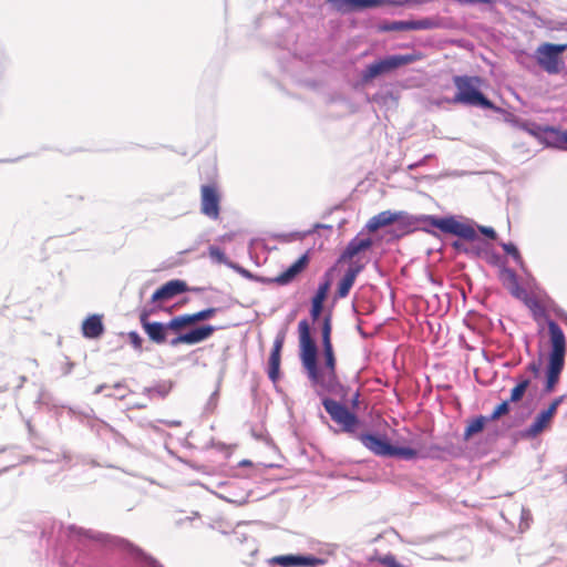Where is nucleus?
<instances>
[{
	"instance_id": "nucleus-20",
	"label": "nucleus",
	"mask_w": 567,
	"mask_h": 567,
	"mask_svg": "<svg viewBox=\"0 0 567 567\" xmlns=\"http://www.w3.org/2000/svg\"><path fill=\"white\" fill-rule=\"evenodd\" d=\"M118 545L133 557H135L141 567H163L155 558L144 553L141 548L126 539H118Z\"/></svg>"
},
{
	"instance_id": "nucleus-39",
	"label": "nucleus",
	"mask_w": 567,
	"mask_h": 567,
	"mask_svg": "<svg viewBox=\"0 0 567 567\" xmlns=\"http://www.w3.org/2000/svg\"><path fill=\"white\" fill-rule=\"evenodd\" d=\"M112 388L114 389V392L105 393L106 398H113L117 400H124L126 398V393H122V391L126 389V384L124 381H118L114 383Z\"/></svg>"
},
{
	"instance_id": "nucleus-28",
	"label": "nucleus",
	"mask_w": 567,
	"mask_h": 567,
	"mask_svg": "<svg viewBox=\"0 0 567 567\" xmlns=\"http://www.w3.org/2000/svg\"><path fill=\"white\" fill-rule=\"evenodd\" d=\"M486 423H488V419H486L485 415H477V416L473 417L468 422L467 426L465 427L464 440L467 441L473 435L482 432L484 430Z\"/></svg>"
},
{
	"instance_id": "nucleus-50",
	"label": "nucleus",
	"mask_w": 567,
	"mask_h": 567,
	"mask_svg": "<svg viewBox=\"0 0 567 567\" xmlns=\"http://www.w3.org/2000/svg\"><path fill=\"white\" fill-rule=\"evenodd\" d=\"M110 386L107 384H100L95 388V390L93 391V393L95 395L97 394H101L105 389H109Z\"/></svg>"
},
{
	"instance_id": "nucleus-21",
	"label": "nucleus",
	"mask_w": 567,
	"mask_h": 567,
	"mask_svg": "<svg viewBox=\"0 0 567 567\" xmlns=\"http://www.w3.org/2000/svg\"><path fill=\"white\" fill-rule=\"evenodd\" d=\"M105 328L100 315H90L82 322V334L86 339H99L104 333Z\"/></svg>"
},
{
	"instance_id": "nucleus-43",
	"label": "nucleus",
	"mask_w": 567,
	"mask_h": 567,
	"mask_svg": "<svg viewBox=\"0 0 567 567\" xmlns=\"http://www.w3.org/2000/svg\"><path fill=\"white\" fill-rule=\"evenodd\" d=\"M564 399H565V396H564V395H560V396L555 398V399L550 402V404H549L545 410H546V411H549V412H550V414H551L553 416H555V414H556V412H557V409H558V406L563 403Z\"/></svg>"
},
{
	"instance_id": "nucleus-32",
	"label": "nucleus",
	"mask_w": 567,
	"mask_h": 567,
	"mask_svg": "<svg viewBox=\"0 0 567 567\" xmlns=\"http://www.w3.org/2000/svg\"><path fill=\"white\" fill-rule=\"evenodd\" d=\"M331 315L324 316L321 324V340H322V347L332 346L331 342Z\"/></svg>"
},
{
	"instance_id": "nucleus-57",
	"label": "nucleus",
	"mask_w": 567,
	"mask_h": 567,
	"mask_svg": "<svg viewBox=\"0 0 567 567\" xmlns=\"http://www.w3.org/2000/svg\"><path fill=\"white\" fill-rule=\"evenodd\" d=\"M27 427H28L29 432L32 433L33 427H32L30 421L27 422Z\"/></svg>"
},
{
	"instance_id": "nucleus-8",
	"label": "nucleus",
	"mask_w": 567,
	"mask_h": 567,
	"mask_svg": "<svg viewBox=\"0 0 567 567\" xmlns=\"http://www.w3.org/2000/svg\"><path fill=\"white\" fill-rule=\"evenodd\" d=\"M567 50V44L543 43L535 52L538 65L549 74L560 71V54Z\"/></svg>"
},
{
	"instance_id": "nucleus-13",
	"label": "nucleus",
	"mask_w": 567,
	"mask_h": 567,
	"mask_svg": "<svg viewBox=\"0 0 567 567\" xmlns=\"http://www.w3.org/2000/svg\"><path fill=\"white\" fill-rule=\"evenodd\" d=\"M216 327L212 324H203L186 332H179L175 338L169 340L171 347H177L178 344H197L207 340L214 332Z\"/></svg>"
},
{
	"instance_id": "nucleus-53",
	"label": "nucleus",
	"mask_w": 567,
	"mask_h": 567,
	"mask_svg": "<svg viewBox=\"0 0 567 567\" xmlns=\"http://www.w3.org/2000/svg\"><path fill=\"white\" fill-rule=\"evenodd\" d=\"M168 426H178L181 425L179 421H167L165 422Z\"/></svg>"
},
{
	"instance_id": "nucleus-59",
	"label": "nucleus",
	"mask_w": 567,
	"mask_h": 567,
	"mask_svg": "<svg viewBox=\"0 0 567 567\" xmlns=\"http://www.w3.org/2000/svg\"><path fill=\"white\" fill-rule=\"evenodd\" d=\"M388 287L390 288V295H391V297H393V296H394V290L392 289V287H393V286H392V285H389Z\"/></svg>"
},
{
	"instance_id": "nucleus-55",
	"label": "nucleus",
	"mask_w": 567,
	"mask_h": 567,
	"mask_svg": "<svg viewBox=\"0 0 567 567\" xmlns=\"http://www.w3.org/2000/svg\"><path fill=\"white\" fill-rule=\"evenodd\" d=\"M68 411H69V413H70V414H72V415H75V414L78 413V412L75 411V409H74V408H71V406H69V408H68Z\"/></svg>"
},
{
	"instance_id": "nucleus-3",
	"label": "nucleus",
	"mask_w": 567,
	"mask_h": 567,
	"mask_svg": "<svg viewBox=\"0 0 567 567\" xmlns=\"http://www.w3.org/2000/svg\"><path fill=\"white\" fill-rule=\"evenodd\" d=\"M373 241L360 235L351 239L337 261L333 271L341 276L339 284H353L358 274L369 261L367 252Z\"/></svg>"
},
{
	"instance_id": "nucleus-52",
	"label": "nucleus",
	"mask_w": 567,
	"mask_h": 567,
	"mask_svg": "<svg viewBox=\"0 0 567 567\" xmlns=\"http://www.w3.org/2000/svg\"><path fill=\"white\" fill-rule=\"evenodd\" d=\"M140 425H141L142 427H151V429H154V430L156 429V427L153 425V423H152V422H148V421L140 422Z\"/></svg>"
},
{
	"instance_id": "nucleus-6",
	"label": "nucleus",
	"mask_w": 567,
	"mask_h": 567,
	"mask_svg": "<svg viewBox=\"0 0 567 567\" xmlns=\"http://www.w3.org/2000/svg\"><path fill=\"white\" fill-rule=\"evenodd\" d=\"M62 533L64 532L65 536L70 539H92L96 542H102L105 537L104 534L94 532L92 529H85L83 527L76 526V525H69L66 528H64V525L61 522L58 520H50L45 523L42 532H41V538H47L48 545L51 542V536L53 533Z\"/></svg>"
},
{
	"instance_id": "nucleus-61",
	"label": "nucleus",
	"mask_w": 567,
	"mask_h": 567,
	"mask_svg": "<svg viewBox=\"0 0 567 567\" xmlns=\"http://www.w3.org/2000/svg\"><path fill=\"white\" fill-rule=\"evenodd\" d=\"M243 274H244L247 278H250V274H249L247 270H243Z\"/></svg>"
},
{
	"instance_id": "nucleus-16",
	"label": "nucleus",
	"mask_w": 567,
	"mask_h": 567,
	"mask_svg": "<svg viewBox=\"0 0 567 567\" xmlns=\"http://www.w3.org/2000/svg\"><path fill=\"white\" fill-rule=\"evenodd\" d=\"M285 331L281 330L277 333L268 359L267 374L272 383H276L280 378L281 351L285 343Z\"/></svg>"
},
{
	"instance_id": "nucleus-35",
	"label": "nucleus",
	"mask_w": 567,
	"mask_h": 567,
	"mask_svg": "<svg viewBox=\"0 0 567 567\" xmlns=\"http://www.w3.org/2000/svg\"><path fill=\"white\" fill-rule=\"evenodd\" d=\"M511 411V404L509 401H503L499 404L495 406L493 412L489 415H486V419H488V422H494L498 420L501 416L506 415Z\"/></svg>"
},
{
	"instance_id": "nucleus-36",
	"label": "nucleus",
	"mask_w": 567,
	"mask_h": 567,
	"mask_svg": "<svg viewBox=\"0 0 567 567\" xmlns=\"http://www.w3.org/2000/svg\"><path fill=\"white\" fill-rule=\"evenodd\" d=\"M543 367V353L539 352L536 359H533L525 368L526 372L533 374L534 378H538Z\"/></svg>"
},
{
	"instance_id": "nucleus-63",
	"label": "nucleus",
	"mask_w": 567,
	"mask_h": 567,
	"mask_svg": "<svg viewBox=\"0 0 567 567\" xmlns=\"http://www.w3.org/2000/svg\"><path fill=\"white\" fill-rule=\"evenodd\" d=\"M473 287H474V286H472V285H468V286H467V288H468V290H470V291H472V290H473Z\"/></svg>"
},
{
	"instance_id": "nucleus-9",
	"label": "nucleus",
	"mask_w": 567,
	"mask_h": 567,
	"mask_svg": "<svg viewBox=\"0 0 567 567\" xmlns=\"http://www.w3.org/2000/svg\"><path fill=\"white\" fill-rule=\"evenodd\" d=\"M221 194L216 183L203 185L200 187V212L213 220H217L220 215Z\"/></svg>"
},
{
	"instance_id": "nucleus-46",
	"label": "nucleus",
	"mask_w": 567,
	"mask_h": 567,
	"mask_svg": "<svg viewBox=\"0 0 567 567\" xmlns=\"http://www.w3.org/2000/svg\"><path fill=\"white\" fill-rule=\"evenodd\" d=\"M359 400H360V392H359V390H357L355 393L353 394V396L350 400V405H351V408L353 410L359 408V403H360Z\"/></svg>"
},
{
	"instance_id": "nucleus-14",
	"label": "nucleus",
	"mask_w": 567,
	"mask_h": 567,
	"mask_svg": "<svg viewBox=\"0 0 567 567\" xmlns=\"http://www.w3.org/2000/svg\"><path fill=\"white\" fill-rule=\"evenodd\" d=\"M339 12H352L385 4H396L393 0H326Z\"/></svg>"
},
{
	"instance_id": "nucleus-51",
	"label": "nucleus",
	"mask_w": 567,
	"mask_h": 567,
	"mask_svg": "<svg viewBox=\"0 0 567 567\" xmlns=\"http://www.w3.org/2000/svg\"><path fill=\"white\" fill-rule=\"evenodd\" d=\"M559 141H560L561 143H564V144H565V146H566V148H567V131H565V132H563V133L560 134Z\"/></svg>"
},
{
	"instance_id": "nucleus-27",
	"label": "nucleus",
	"mask_w": 567,
	"mask_h": 567,
	"mask_svg": "<svg viewBox=\"0 0 567 567\" xmlns=\"http://www.w3.org/2000/svg\"><path fill=\"white\" fill-rule=\"evenodd\" d=\"M530 384H532V380L529 378L519 375L517 378L516 385L511 390V396L507 400V401H509V404L519 402L524 398V395H525L527 389L530 386Z\"/></svg>"
},
{
	"instance_id": "nucleus-56",
	"label": "nucleus",
	"mask_w": 567,
	"mask_h": 567,
	"mask_svg": "<svg viewBox=\"0 0 567 567\" xmlns=\"http://www.w3.org/2000/svg\"><path fill=\"white\" fill-rule=\"evenodd\" d=\"M167 284L175 285V284H184V282H183V281H181V280L175 279V280H171V281H168Z\"/></svg>"
},
{
	"instance_id": "nucleus-22",
	"label": "nucleus",
	"mask_w": 567,
	"mask_h": 567,
	"mask_svg": "<svg viewBox=\"0 0 567 567\" xmlns=\"http://www.w3.org/2000/svg\"><path fill=\"white\" fill-rule=\"evenodd\" d=\"M218 487L227 488V491L224 493H215V495L218 498H220L227 503L235 504L237 506H243L248 503L250 494L246 491H239V492L230 491V488H231L230 482H220V483H218Z\"/></svg>"
},
{
	"instance_id": "nucleus-26",
	"label": "nucleus",
	"mask_w": 567,
	"mask_h": 567,
	"mask_svg": "<svg viewBox=\"0 0 567 567\" xmlns=\"http://www.w3.org/2000/svg\"><path fill=\"white\" fill-rule=\"evenodd\" d=\"M395 220V214L391 213L390 210H384L370 218L365 227L370 233H374L381 227L393 224Z\"/></svg>"
},
{
	"instance_id": "nucleus-41",
	"label": "nucleus",
	"mask_w": 567,
	"mask_h": 567,
	"mask_svg": "<svg viewBox=\"0 0 567 567\" xmlns=\"http://www.w3.org/2000/svg\"><path fill=\"white\" fill-rule=\"evenodd\" d=\"M208 255L213 260L219 264L226 262L227 260L225 252L217 246H210L208 248Z\"/></svg>"
},
{
	"instance_id": "nucleus-25",
	"label": "nucleus",
	"mask_w": 567,
	"mask_h": 567,
	"mask_svg": "<svg viewBox=\"0 0 567 567\" xmlns=\"http://www.w3.org/2000/svg\"><path fill=\"white\" fill-rule=\"evenodd\" d=\"M424 28L421 21H391L378 25L380 32L409 31Z\"/></svg>"
},
{
	"instance_id": "nucleus-24",
	"label": "nucleus",
	"mask_w": 567,
	"mask_h": 567,
	"mask_svg": "<svg viewBox=\"0 0 567 567\" xmlns=\"http://www.w3.org/2000/svg\"><path fill=\"white\" fill-rule=\"evenodd\" d=\"M332 286H318V289L311 298L310 316L313 321L318 320L322 313L324 301L328 298Z\"/></svg>"
},
{
	"instance_id": "nucleus-4",
	"label": "nucleus",
	"mask_w": 567,
	"mask_h": 567,
	"mask_svg": "<svg viewBox=\"0 0 567 567\" xmlns=\"http://www.w3.org/2000/svg\"><path fill=\"white\" fill-rule=\"evenodd\" d=\"M453 84L456 89V93L451 101L453 104L481 106L488 110L494 109L493 102L481 92V87L484 84V80L481 76L455 75L453 76Z\"/></svg>"
},
{
	"instance_id": "nucleus-62",
	"label": "nucleus",
	"mask_w": 567,
	"mask_h": 567,
	"mask_svg": "<svg viewBox=\"0 0 567 567\" xmlns=\"http://www.w3.org/2000/svg\"><path fill=\"white\" fill-rule=\"evenodd\" d=\"M217 395H218V392H217V391H215V392L212 394L210 400L215 399Z\"/></svg>"
},
{
	"instance_id": "nucleus-38",
	"label": "nucleus",
	"mask_w": 567,
	"mask_h": 567,
	"mask_svg": "<svg viewBox=\"0 0 567 567\" xmlns=\"http://www.w3.org/2000/svg\"><path fill=\"white\" fill-rule=\"evenodd\" d=\"M528 287L529 286H509L511 293L517 299L525 302V300L533 295L530 291H528Z\"/></svg>"
},
{
	"instance_id": "nucleus-34",
	"label": "nucleus",
	"mask_w": 567,
	"mask_h": 567,
	"mask_svg": "<svg viewBox=\"0 0 567 567\" xmlns=\"http://www.w3.org/2000/svg\"><path fill=\"white\" fill-rule=\"evenodd\" d=\"M217 312V308H206L195 313H186L192 323L210 319Z\"/></svg>"
},
{
	"instance_id": "nucleus-40",
	"label": "nucleus",
	"mask_w": 567,
	"mask_h": 567,
	"mask_svg": "<svg viewBox=\"0 0 567 567\" xmlns=\"http://www.w3.org/2000/svg\"><path fill=\"white\" fill-rule=\"evenodd\" d=\"M502 247H503L504 251H505L507 255L512 256V257H513V259H514L517 264L523 265V258H522V256H520V254H519V251H518L517 247H516L514 244H512V243L503 244V245H502Z\"/></svg>"
},
{
	"instance_id": "nucleus-19",
	"label": "nucleus",
	"mask_w": 567,
	"mask_h": 567,
	"mask_svg": "<svg viewBox=\"0 0 567 567\" xmlns=\"http://www.w3.org/2000/svg\"><path fill=\"white\" fill-rule=\"evenodd\" d=\"M554 416L549 411L545 409L542 410L532 422V424L520 432L522 437L524 439H535L544 430H546L551 423Z\"/></svg>"
},
{
	"instance_id": "nucleus-31",
	"label": "nucleus",
	"mask_w": 567,
	"mask_h": 567,
	"mask_svg": "<svg viewBox=\"0 0 567 567\" xmlns=\"http://www.w3.org/2000/svg\"><path fill=\"white\" fill-rule=\"evenodd\" d=\"M188 324H190V321L186 313L173 317L168 322H166L168 331H173L176 334L183 332V328Z\"/></svg>"
},
{
	"instance_id": "nucleus-18",
	"label": "nucleus",
	"mask_w": 567,
	"mask_h": 567,
	"mask_svg": "<svg viewBox=\"0 0 567 567\" xmlns=\"http://www.w3.org/2000/svg\"><path fill=\"white\" fill-rule=\"evenodd\" d=\"M565 361L548 360L545 367V383L543 392L546 394L551 393L559 382L560 374L564 370Z\"/></svg>"
},
{
	"instance_id": "nucleus-30",
	"label": "nucleus",
	"mask_w": 567,
	"mask_h": 567,
	"mask_svg": "<svg viewBox=\"0 0 567 567\" xmlns=\"http://www.w3.org/2000/svg\"><path fill=\"white\" fill-rule=\"evenodd\" d=\"M524 305L532 311L535 319L546 317L544 306L534 293L525 300Z\"/></svg>"
},
{
	"instance_id": "nucleus-47",
	"label": "nucleus",
	"mask_w": 567,
	"mask_h": 567,
	"mask_svg": "<svg viewBox=\"0 0 567 567\" xmlns=\"http://www.w3.org/2000/svg\"><path fill=\"white\" fill-rule=\"evenodd\" d=\"M228 358H229V347H225L223 350L221 357H220L223 370L226 367V362H227Z\"/></svg>"
},
{
	"instance_id": "nucleus-17",
	"label": "nucleus",
	"mask_w": 567,
	"mask_h": 567,
	"mask_svg": "<svg viewBox=\"0 0 567 567\" xmlns=\"http://www.w3.org/2000/svg\"><path fill=\"white\" fill-rule=\"evenodd\" d=\"M91 430L101 439H111L115 444L132 447L130 441L106 422L96 420L91 423Z\"/></svg>"
},
{
	"instance_id": "nucleus-2",
	"label": "nucleus",
	"mask_w": 567,
	"mask_h": 567,
	"mask_svg": "<svg viewBox=\"0 0 567 567\" xmlns=\"http://www.w3.org/2000/svg\"><path fill=\"white\" fill-rule=\"evenodd\" d=\"M321 403L330 417L342 426L343 432L353 434L354 437L374 455L381 457L391 456L393 444L385 435L372 432L355 433V429L360 424V419L343 403L328 396L322 398Z\"/></svg>"
},
{
	"instance_id": "nucleus-11",
	"label": "nucleus",
	"mask_w": 567,
	"mask_h": 567,
	"mask_svg": "<svg viewBox=\"0 0 567 567\" xmlns=\"http://www.w3.org/2000/svg\"><path fill=\"white\" fill-rule=\"evenodd\" d=\"M269 563L280 567H316L324 565L326 559L311 554H288L275 556Z\"/></svg>"
},
{
	"instance_id": "nucleus-54",
	"label": "nucleus",
	"mask_w": 567,
	"mask_h": 567,
	"mask_svg": "<svg viewBox=\"0 0 567 567\" xmlns=\"http://www.w3.org/2000/svg\"><path fill=\"white\" fill-rule=\"evenodd\" d=\"M239 466H250L251 462L249 460H243L238 464Z\"/></svg>"
},
{
	"instance_id": "nucleus-10",
	"label": "nucleus",
	"mask_w": 567,
	"mask_h": 567,
	"mask_svg": "<svg viewBox=\"0 0 567 567\" xmlns=\"http://www.w3.org/2000/svg\"><path fill=\"white\" fill-rule=\"evenodd\" d=\"M550 350L548 360L565 361L567 352L566 337L560 326L553 319L547 318Z\"/></svg>"
},
{
	"instance_id": "nucleus-7",
	"label": "nucleus",
	"mask_w": 567,
	"mask_h": 567,
	"mask_svg": "<svg viewBox=\"0 0 567 567\" xmlns=\"http://www.w3.org/2000/svg\"><path fill=\"white\" fill-rule=\"evenodd\" d=\"M425 220L441 231L458 236L464 240L475 241L478 239L477 231L473 226L461 223L454 217L437 218L435 216H426Z\"/></svg>"
},
{
	"instance_id": "nucleus-42",
	"label": "nucleus",
	"mask_w": 567,
	"mask_h": 567,
	"mask_svg": "<svg viewBox=\"0 0 567 567\" xmlns=\"http://www.w3.org/2000/svg\"><path fill=\"white\" fill-rule=\"evenodd\" d=\"M127 337H128V340H130L131 344L133 346V348L141 352L142 344H143V338L138 334V332L130 331Z\"/></svg>"
},
{
	"instance_id": "nucleus-45",
	"label": "nucleus",
	"mask_w": 567,
	"mask_h": 567,
	"mask_svg": "<svg viewBox=\"0 0 567 567\" xmlns=\"http://www.w3.org/2000/svg\"><path fill=\"white\" fill-rule=\"evenodd\" d=\"M352 286H338L337 295L340 298H344L349 295Z\"/></svg>"
},
{
	"instance_id": "nucleus-58",
	"label": "nucleus",
	"mask_w": 567,
	"mask_h": 567,
	"mask_svg": "<svg viewBox=\"0 0 567 567\" xmlns=\"http://www.w3.org/2000/svg\"><path fill=\"white\" fill-rule=\"evenodd\" d=\"M525 350H526V353H527L528 355H530V354H532L528 342H526V349H525Z\"/></svg>"
},
{
	"instance_id": "nucleus-49",
	"label": "nucleus",
	"mask_w": 567,
	"mask_h": 567,
	"mask_svg": "<svg viewBox=\"0 0 567 567\" xmlns=\"http://www.w3.org/2000/svg\"><path fill=\"white\" fill-rule=\"evenodd\" d=\"M452 246L457 250V251H466L467 249L465 248L464 246V243L461 241V240H455Z\"/></svg>"
},
{
	"instance_id": "nucleus-23",
	"label": "nucleus",
	"mask_w": 567,
	"mask_h": 567,
	"mask_svg": "<svg viewBox=\"0 0 567 567\" xmlns=\"http://www.w3.org/2000/svg\"><path fill=\"white\" fill-rule=\"evenodd\" d=\"M308 264V255L305 254L300 256L291 266L277 277V284H286L296 279V277L307 268Z\"/></svg>"
},
{
	"instance_id": "nucleus-15",
	"label": "nucleus",
	"mask_w": 567,
	"mask_h": 567,
	"mask_svg": "<svg viewBox=\"0 0 567 567\" xmlns=\"http://www.w3.org/2000/svg\"><path fill=\"white\" fill-rule=\"evenodd\" d=\"M151 311L143 310L140 315V322L150 338L151 341H153L156 344H163L167 341V334L168 329L166 327V323L159 322V321H150L148 316Z\"/></svg>"
},
{
	"instance_id": "nucleus-48",
	"label": "nucleus",
	"mask_w": 567,
	"mask_h": 567,
	"mask_svg": "<svg viewBox=\"0 0 567 567\" xmlns=\"http://www.w3.org/2000/svg\"><path fill=\"white\" fill-rule=\"evenodd\" d=\"M74 368V363L70 360H68L64 364V367L62 368V371H63V375H69L72 370Z\"/></svg>"
},
{
	"instance_id": "nucleus-60",
	"label": "nucleus",
	"mask_w": 567,
	"mask_h": 567,
	"mask_svg": "<svg viewBox=\"0 0 567 567\" xmlns=\"http://www.w3.org/2000/svg\"><path fill=\"white\" fill-rule=\"evenodd\" d=\"M461 288V292L463 296H465L466 291H465V286H458Z\"/></svg>"
},
{
	"instance_id": "nucleus-64",
	"label": "nucleus",
	"mask_w": 567,
	"mask_h": 567,
	"mask_svg": "<svg viewBox=\"0 0 567 567\" xmlns=\"http://www.w3.org/2000/svg\"><path fill=\"white\" fill-rule=\"evenodd\" d=\"M136 406L140 408V409L141 408H145V405H143L142 403H138Z\"/></svg>"
},
{
	"instance_id": "nucleus-29",
	"label": "nucleus",
	"mask_w": 567,
	"mask_h": 567,
	"mask_svg": "<svg viewBox=\"0 0 567 567\" xmlns=\"http://www.w3.org/2000/svg\"><path fill=\"white\" fill-rule=\"evenodd\" d=\"M405 461H412L417 457V451L410 446H396L393 445L391 456Z\"/></svg>"
},
{
	"instance_id": "nucleus-44",
	"label": "nucleus",
	"mask_w": 567,
	"mask_h": 567,
	"mask_svg": "<svg viewBox=\"0 0 567 567\" xmlns=\"http://www.w3.org/2000/svg\"><path fill=\"white\" fill-rule=\"evenodd\" d=\"M478 231L492 240L496 239V231L492 227L478 226Z\"/></svg>"
},
{
	"instance_id": "nucleus-33",
	"label": "nucleus",
	"mask_w": 567,
	"mask_h": 567,
	"mask_svg": "<svg viewBox=\"0 0 567 567\" xmlns=\"http://www.w3.org/2000/svg\"><path fill=\"white\" fill-rule=\"evenodd\" d=\"M171 385L163 383L155 386L144 388L143 393L147 395L150 399L154 398V395H157L158 398L163 399L168 394Z\"/></svg>"
},
{
	"instance_id": "nucleus-5",
	"label": "nucleus",
	"mask_w": 567,
	"mask_h": 567,
	"mask_svg": "<svg viewBox=\"0 0 567 567\" xmlns=\"http://www.w3.org/2000/svg\"><path fill=\"white\" fill-rule=\"evenodd\" d=\"M421 58L422 55L420 53L386 56L369 64L361 73V81L368 84L372 82L373 79L390 73L398 68L416 62L421 60Z\"/></svg>"
},
{
	"instance_id": "nucleus-37",
	"label": "nucleus",
	"mask_w": 567,
	"mask_h": 567,
	"mask_svg": "<svg viewBox=\"0 0 567 567\" xmlns=\"http://www.w3.org/2000/svg\"><path fill=\"white\" fill-rule=\"evenodd\" d=\"M236 539L241 544H247V551L251 557H254L258 553V547L256 545V540L251 537L246 536L245 534L236 533Z\"/></svg>"
},
{
	"instance_id": "nucleus-12",
	"label": "nucleus",
	"mask_w": 567,
	"mask_h": 567,
	"mask_svg": "<svg viewBox=\"0 0 567 567\" xmlns=\"http://www.w3.org/2000/svg\"><path fill=\"white\" fill-rule=\"evenodd\" d=\"M205 289L203 287L161 286L152 295L151 302L154 305V307L150 311H153L155 309H162L165 303L172 301L174 298L186 291L202 292Z\"/></svg>"
},
{
	"instance_id": "nucleus-1",
	"label": "nucleus",
	"mask_w": 567,
	"mask_h": 567,
	"mask_svg": "<svg viewBox=\"0 0 567 567\" xmlns=\"http://www.w3.org/2000/svg\"><path fill=\"white\" fill-rule=\"evenodd\" d=\"M300 361L312 386H319L322 391L337 393L343 390L337 374V359L333 346L322 347L323 368L318 364V348L310 333L309 322L303 319L298 324Z\"/></svg>"
}]
</instances>
